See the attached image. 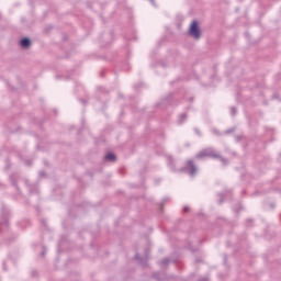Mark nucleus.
Masks as SVG:
<instances>
[{
  "label": "nucleus",
  "mask_w": 281,
  "mask_h": 281,
  "mask_svg": "<svg viewBox=\"0 0 281 281\" xmlns=\"http://www.w3.org/2000/svg\"><path fill=\"white\" fill-rule=\"evenodd\" d=\"M205 157H210L211 159H220L222 164L227 165V159L220 156L215 148L207 147L195 155V159H205Z\"/></svg>",
  "instance_id": "f257e3e1"
},
{
  "label": "nucleus",
  "mask_w": 281,
  "mask_h": 281,
  "mask_svg": "<svg viewBox=\"0 0 281 281\" xmlns=\"http://www.w3.org/2000/svg\"><path fill=\"white\" fill-rule=\"evenodd\" d=\"M179 172H186L191 177H196V172H199V167H196L194 160L189 159L186 161L184 166L179 169Z\"/></svg>",
  "instance_id": "f03ea898"
},
{
  "label": "nucleus",
  "mask_w": 281,
  "mask_h": 281,
  "mask_svg": "<svg viewBox=\"0 0 281 281\" xmlns=\"http://www.w3.org/2000/svg\"><path fill=\"white\" fill-rule=\"evenodd\" d=\"M189 34L196 41H199V38H201V29L199 27V22L196 20H194L191 23Z\"/></svg>",
  "instance_id": "7ed1b4c3"
},
{
  "label": "nucleus",
  "mask_w": 281,
  "mask_h": 281,
  "mask_svg": "<svg viewBox=\"0 0 281 281\" xmlns=\"http://www.w3.org/2000/svg\"><path fill=\"white\" fill-rule=\"evenodd\" d=\"M20 45L22 49H27L32 45V41H30L27 37H24L20 41Z\"/></svg>",
  "instance_id": "20e7f679"
},
{
  "label": "nucleus",
  "mask_w": 281,
  "mask_h": 281,
  "mask_svg": "<svg viewBox=\"0 0 281 281\" xmlns=\"http://www.w3.org/2000/svg\"><path fill=\"white\" fill-rule=\"evenodd\" d=\"M8 227V218L3 217L0 222V232H3Z\"/></svg>",
  "instance_id": "39448f33"
},
{
  "label": "nucleus",
  "mask_w": 281,
  "mask_h": 281,
  "mask_svg": "<svg viewBox=\"0 0 281 281\" xmlns=\"http://www.w3.org/2000/svg\"><path fill=\"white\" fill-rule=\"evenodd\" d=\"M105 159L108 160V161H115V154H106L105 155Z\"/></svg>",
  "instance_id": "423d86ee"
},
{
  "label": "nucleus",
  "mask_w": 281,
  "mask_h": 281,
  "mask_svg": "<svg viewBox=\"0 0 281 281\" xmlns=\"http://www.w3.org/2000/svg\"><path fill=\"white\" fill-rule=\"evenodd\" d=\"M187 119H188V114L183 113L180 115L181 122H183V120H187Z\"/></svg>",
  "instance_id": "0eeeda50"
},
{
  "label": "nucleus",
  "mask_w": 281,
  "mask_h": 281,
  "mask_svg": "<svg viewBox=\"0 0 281 281\" xmlns=\"http://www.w3.org/2000/svg\"><path fill=\"white\" fill-rule=\"evenodd\" d=\"M189 212H190V207L184 206V207H183V213H184V214H188Z\"/></svg>",
  "instance_id": "6e6552de"
},
{
  "label": "nucleus",
  "mask_w": 281,
  "mask_h": 281,
  "mask_svg": "<svg viewBox=\"0 0 281 281\" xmlns=\"http://www.w3.org/2000/svg\"><path fill=\"white\" fill-rule=\"evenodd\" d=\"M231 113H232V115H236V108H231Z\"/></svg>",
  "instance_id": "1a4fd4ad"
},
{
  "label": "nucleus",
  "mask_w": 281,
  "mask_h": 281,
  "mask_svg": "<svg viewBox=\"0 0 281 281\" xmlns=\"http://www.w3.org/2000/svg\"><path fill=\"white\" fill-rule=\"evenodd\" d=\"M168 262H170V260L168 258L162 260V265H168Z\"/></svg>",
  "instance_id": "9d476101"
},
{
  "label": "nucleus",
  "mask_w": 281,
  "mask_h": 281,
  "mask_svg": "<svg viewBox=\"0 0 281 281\" xmlns=\"http://www.w3.org/2000/svg\"><path fill=\"white\" fill-rule=\"evenodd\" d=\"M135 258H136V260H139V255H136Z\"/></svg>",
  "instance_id": "9b49d317"
},
{
  "label": "nucleus",
  "mask_w": 281,
  "mask_h": 281,
  "mask_svg": "<svg viewBox=\"0 0 281 281\" xmlns=\"http://www.w3.org/2000/svg\"><path fill=\"white\" fill-rule=\"evenodd\" d=\"M234 131L233 130H231V131H227L226 133H233Z\"/></svg>",
  "instance_id": "f8f14e48"
},
{
  "label": "nucleus",
  "mask_w": 281,
  "mask_h": 281,
  "mask_svg": "<svg viewBox=\"0 0 281 281\" xmlns=\"http://www.w3.org/2000/svg\"><path fill=\"white\" fill-rule=\"evenodd\" d=\"M42 256H45V251L42 252Z\"/></svg>",
  "instance_id": "ddd939ff"
}]
</instances>
